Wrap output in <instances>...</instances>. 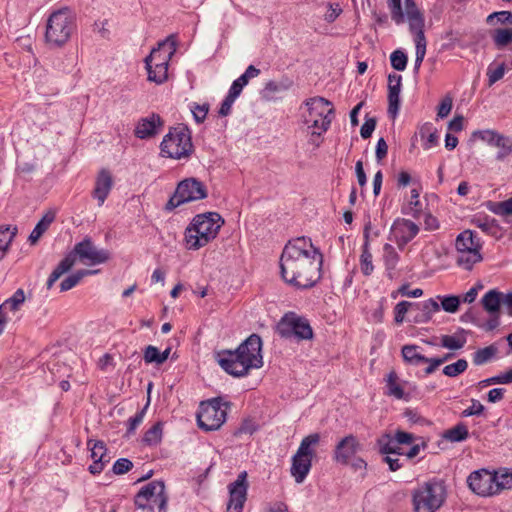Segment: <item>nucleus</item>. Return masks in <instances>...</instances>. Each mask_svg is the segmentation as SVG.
<instances>
[{
	"mask_svg": "<svg viewBox=\"0 0 512 512\" xmlns=\"http://www.w3.org/2000/svg\"><path fill=\"white\" fill-rule=\"evenodd\" d=\"M323 255L308 237L289 241L280 257L283 280L296 288L308 289L321 278Z\"/></svg>",
	"mask_w": 512,
	"mask_h": 512,
	"instance_id": "1",
	"label": "nucleus"
},
{
	"mask_svg": "<svg viewBox=\"0 0 512 512\" xmlns=\"http://www.w3.org/2000/svg\"><path fill=\"white\" fill-rule=\"evenodd\" d=\"M219 366L233 377H243L250 370L263 366L262 339L251 334L235 350H221L215 354Z\"/></svg>",
	"mask_w": 512,
	"mask_h": 512,
	"instance_id": "2",
	"label": "nucleus"
},
{
	"mask_svg": "<svg viewBox=\"0 0 512 512\" xmlns=\"http://www.w3.org/2000/svg\"><path fill=\"white\" fill-rule=\"evenodd\" d=\"M75 28L74 17L69 8L54 11L47 19L45 42L51 48H60L70 39Z\"/></svg>",
	"mask_w": 512,
	"mask_h": 512,
	"instance_id": "3",
	"label": "nucleus"
},
{
	"mask_svg": "<svg viewBox=\"0 0 512 512\" xmlns=\"http://www.w3.org/2000/svg\"><path fill=\"white\" fill-rule=\"evenodd\" d=\"M446 500L443 481L432 479L418 486L412 492L414 512H436Z\"/></svg>",
	"mask_w": 512,
	"mask_h": 512,
	"instance_id": "4",
	"label": "nucleus"
},
{
	"mask_svg": "<svg viewBox=\"0 0 512 512\" xmlns=\"http://www.w3.org/2000/svg\"><path fill=\"white\" fill-rule=\"evenodd\" d=\"M161 153L172 159H187L194 151L191 131L183 124L170 128L160 144Z\"/></svg>",
	"mask_w": 512,
	"mask_h": 512,
	"instance_id": "5",
	"label": "nucleus"
},
{
	"mask_svg": "<svg viewBox=\"0 0 512 512\" xmlns=\"http://www.w3.org/2000/svg\"><path fill=\"white\" fill-rule=\"evenodd\" d=\"M455 248L457 251L456 262L466 270H471L476 263L482 261L480 253L482 243L477 233L472 230H464L456 237Z\"/></svg>",
	"mask_w": 512,
	"mask_h": 512,
	"instance_id": "6",
	"label": "nucleus"
},
{
	"mask_svg": "<svg viewBox=\"0 0 512 512\" xmlns=\"http://www.w3.org/2000/svg\"><path fill=\"white\" fill-rule=\"evenodd\" d=\"M305 105L308 108L305 123L315 129L313 134L320 136L329 129L334 109L331 103L322 97L311 98L305 102Z\"/></svg>",
	"mask_w": 512,
	"mask_h": 512,
	"instance_id": "7",
	"label": "nucleus"
},
{
	"mask_svg": "<svg viewBox=\"0 0 512 512\" xmlns=\"http://www.w3.org/2000/svg\"><path fill=\"white\" fill-rule=\"evenodd\" d=\"M168 496L165 493V485L161 480H154L143 486L134 497V504L138 509H148L153 512L154 507L158 512H166Z\"/></svg>",
	"mask_w": 512,
	"mask_h": 512,
	"instance_id": "8",
	"label": "nucleus"
},
{
	"mask_svg": "<svg viewBox=\"0 0 512 512\" xmlns=\"http://www.w3.org/2000/svg\"><path fill=\"white\" fill-rule=\"evenodd\" d=\"M208 195L206 186L196 178L182 180L167 202L165 209L172 211L176 207L197 200L205 199Z\"/></svg>",
	"mask_w": 512,
	"mask_h": 512,
	"instance_id": "9",
	"label": "nucleus"
},
{
	"mask_svg": "<svg viewBox=\"0 0 512 512\" xmlns=\"http://www.w3.org/2000/svg\"><path fill=\"white\" fill-rule=\"evenodd\" d=\"M220 399L214 398L201 402L197 413V422L204 431L218 430L226 421L227 408H223Z\"/></svg>",
	"mask_w": 512,
	"mask_h": 512,
	"instance_id": "10",
	"label": "nucleus"
},
{
	"mask_svg": "<svg viewBox=\"0 0 512 512\" xmlns=\"http://www.w3.org/2000/svg\"><path fill=\"white\" fill-rule=\"evenodd\" d=\"M277 333L286 339L292 337L298 340H310L313 338V330L309 321L294 312L286 313L277 324Z\"/></svg>",
	"mask_w": 512,
	"mask_h": 512,
	"instance_id": "11",
	"label": "nucleus"
},
{
	"mask_svg": "<svg viewBox=\"0 0 512 512\" xmlns=\"http://www.w3.org/2000/svg\"><path fill=\"white\" fill-rule=\"evenodd\" d=\"M248 474L246 471H242L238 474L237 479L229 484V501L227 504L228 512H242L243 506L247 500L248 491Z\"/></svg>",
	"mask_w": 512,
	"mask_h": 512,
	"instance_id": "12",
	"label": "nucleus"
},
{
	"mask_svg": "<svg viewBox=\"0 0 512 512\" xmlns=\"http://www.w3.org/2000/svg\"><path fill=\"white\" fill-rule=\"evenodd\" d=\"M496 474L491 473L486 469H480L472 472L468 478L467 483L469 488L479 496H491L497 493L495 488Z\"/></svg>",
	"mask_w": 512,
	"mask_h": 512,
	"instance_id": "13",
	"label": "nucleus"
},
{
	"mask_svg": "<svg viewBox=\"0 0 512 512\" xmlns=\"http://www.w3.org/2000/svg\"><path fill=\"white\" fill-rule=\"evenodd\" d=\"M69 254H74V257L78 256L81 262L91 265L105 263L110 256L107 250L97 249L89 237L77 243Z\"/></svg>",
	"mask_w": 512,
	"mask_h": 512,
	"instance_id": "14",
	"label": "nucleus"
},
{
	"mask_svg": "<svg viewBox=\"0 0 512 512\" xmlns=\"http://www.w3.org/2000/svg\"><path fill=\"white\" fill-rule=\"evenodd\" d=\"M362 450L359 439L349 434L341 438L335 445L333 460L341 465H349L351 459Z\"/></svg>",
	"mask_w": 512,
	"mask_h": 512,
	"instance_id": "15",
	"label": "nucleus"
},
{
	"mask_svg": "<svg viewBox=\"0 0 512 512\" xmlns=\"http://www.w3.org/2000/svg\"><path fill=\"white\" fill-rule=\"evenodd\" d=\"M419 232V226L411 220L398 218L391 227V235L400 249H403Z\"/></svg>",
	"mask_w": 512,
	"mask_h": 512,
	"instance_id": "16",
	"label": "nucleus"
},
{
	"mask_svg": "<svg viewBox=\"0 0 512 512\" xmlns=\"http://www.w3.org/2000/svg\"><path fill=\"white\" fill-rule=\"evenodd\" d=\"M191 223L204 233L206 239L211 241L216 238L220 228L224 224V220L220 214L216 212H207L196 215Z\"/></svg>",
	"mask_w": 512,
	"mask_h": 512,
	"instance_id": "17",
	"label": "nucleus"
},
{
	"mask_svg": "<svg viewBox=\"0 0 512 512\" xmlns=\"http://www.w3.org/2000/svg\"><path fill=\"white\" fill-rule=\"evenodd\" d=\"M113 187V177L109 170L101 169L95 180V187L92 192L93 198L102 206Z\"/></svg>",
	"mask_w": 512,
	"mask_h": 512,
	"instance_id": "18",
	"label": "nucleus"
},
{
	"mask_svg": "<svg viewBox=\"0 0 512 512\" xmlns=\"http://www.w3.org/2000/svg\"><path fill=\"white\" fill-rule=\"evenodd\" d=\"M176 39L174 35H170L164 41L158 44L157 48H154L151 53L145 58V64L160 62L161 58L167 57V64L176 52Z\"/></svg>",
	"mask_w": 512,
	"mask_h": 512,
	"instance_id": "19",
	"label": "nucleus"
},
{
	"mask_svg": "<svg viewBox=\"0 0 512 512\" xmlns=\"http://www.w3.org/2000/svg\"><path fill=\"white\" fill-rule=\"evenodd\" d=\"M163 125V121L158 114H151L149 117L142 118L135 129V136L140 139L153 137L158 133V129Z\"/></svg>",
	"mask_w": 512,
	"mask_h": 512,
	"instance_id": "20",
	"label": "nucleus"
},
{
	"mask_svg": "<svg viewBox=\"0 0 512 512\" xmlns=\"http://www.w3.org/2000/svg\"><path fill=\"white\" fill-rule=\"evenodd\" d=\"M483 309L490 316H500L501 306L504 307V293L495 289L489 290L481 299Z\"/></svg>",
	"mask_w": 512,
	"mask_h": 512,
	"instance_id": "21",
	"label": "nucleus"
},
{
	"mask_svg": "<svg viewBox=\"0 0 512 512\" xmlns=\"http://www.w3.org/2000/svg\"><path fill=\"white\" fill-rule=\"evenodd\" d=\"M370 229H371V222H368L363 231L364 236V244L362 248V254L360 256V268L362 273L365 276H369L372 274L374 270V266L372 263V254L369 251V245H370Z\"/></svg>",
	"mask_w": 512,
	"mask_h": 512,
	"instance_id": "22",
	"label": "nucleus"
},
{
	"mask_svg": "<svg viewBox=\"0 0 512 512\" xmlns=\"http://www.w3.org/2000/svg\"><path fill=\"white\" fill-rule=\"evenodd\" d=\"M406 16L411 32L424 31V17L414 0H404Z\"/></svg>",
	"mask_w": 512,
	"mask_h": 512,
	"instance_id": "23",
	"label": "nucleus"
},
{
	"mask_svg": "<svg viewBox=\"0 0 512 512\" xmlns=\"http://www.w3.org/2000/svg\"><path fill=\"white\" fill-rule=\"evenodd\" d=\"M184 240L185 246L189 250H198L210 242L209 239L205 238L204 233H202L198 227L194 226L193 223H190L186 228Z\"/></svg>",
	"mask_w": 512,
	"mask_h": 512,
	"instance_id": "24",
	"label": "nucleus"
},
{
	"mask_svg": "<svg viewBox=\"0 0 512 512\" xmlns=\"http://www.w3.org/2000/svg\"><path fill=\"white\" fill-rule=\"evenodd\" d=\"M312 466V459L305 456L295 455L292 457L291 475L295 481L300 484L308 475Z\"/></svg>",
	"mask_w": 512,
	"mask_h": 512,
	"instance_id": "25",
	"label": "nucleus"
},
{
	"mask_svg": "<svg viewBox=\"0 0 512 512\" xmlns=\"http://www.w3.org/2000/svg\"><path fill=\"white\" fill-rule=\"evenodd\" d=\"M88 446L90 447L91 458L93 459V463L89 466L88 470L91 474L96 475L102 472L101 457H103L106 445L100 440H89Z\"/></svg>",
	"mask_w": 512,
	"mask_h": 512,
	"instance_id": "26",
	"label": "nucleus"
},
{
	"mask_svg": "<svg viewBox=\"0 0 512 512\" xmlns=\"http://www.w3.org/2000/svg\"><path fill=\"white\" fill-rule=\"evenodd\" d=\"M148 80L151 82H155L156 84L164 83L168 78V67H167V57L161 58L160 62L149 63L146 65Z\"/></svg>",
	"mask_w": 512,
	"mask_h": 512,
	"instance_id": "27",
	"label": "nucleus"
},
{
	"mask_svg": "<svg viewBox=\"0 0 512 512\" xmlns=\"http://www.w3.org/2000/svg\"><path fill=\"white\" fill-rule=\"evenodd\" d=\"M260 74V69L256 68L254 65H249L245 72L233 81L229 92L232 96L238 97L243 88L248 84L249 80L257 77Z\"/></svg>",
	"mask_w": 512,
	"mask_h": 512,
	"instance_id": "28",
	"label": "nucleus"
},
{
	"mask_svg": "<svg viewBox=\"0 0 512 512\" xmlns=\"http://www.w3.org/2000/svg\"><path fill=\"white\" fill-rule=\"evenodd\" d=\"M54 220L55 212L52 210L47 211L29 235L28 240L30 244H36L41 236L48 230L49 226L53 223Z\"/></svg>",
	"mask_w": 512,
	"mask_h": 512,
	"instance_id": "29",
	"label": "nucleus"
},
{
	"mask_svg": "<svg viewBox=\"0 0 512 512\" xmlns=\"http://www.w3.org/2000/svg\"><path fill=\"white\" fill-rule=\"evenodd\" d=\"M377 443L381 454L404 455V451L402 450L400 445L394 442L392 435L389 433L382 435L378 439Z\"/></svg>",
	"mask_w": 512,
	"mask_h": 512,
	"instance_id": "30",
	"label": "nucleus"
},
{
	"mask_svg": "<svg viewBox=\"0 0 512 512\" xmlns=\"http://www.w3.org/2000/svg\"><path fill=\"white\" fill-rule=\"evenodd\" d=\"M417 345H405L402 347V356L406 363L418 366L427 361V357L421 354Z\"/></svg>",
	"mask_w": 512,
	"mask_h": 512,
	"instance_id": "31",
	"label": "nucleus"
},
{
	"mask_svg": "<svg viewBox=\"0 0 512 512\" xmlns=\"http://www.w3.org/2000/svg\"><path fill=\"white\" fill-rule=\"evenodd\" d=\"M415 35V48H416V57L414 63V71L417 73L420 69V66L424 60L426 55V38L424 31L420 32H412Z\"/></svg>",
	"mask_w": 512,
	"mask_h": 512,
	"instance_id": "32",
	"label": "nucleus"
},
{
	"mask_svg": "<svg viewBox=\"0 0 512 512\" xmlns=\"http://www.w3.org/2000/svg\"><path fill=\"white\" fill-rule=\"evenodd\" d=\"M399 259V254L395 248L390 244H385L383 247V261L390 278L393 277V271L395 270Z\"/></svg>",
	"mask_w": 512,
	"mask_h": 512,
	"instance_id": "33",
	"label": "nucleus"
},
{
	"mask_svg": "<svg viewBox=\"0 0 512 512\" xmlns=\"http://www.w3.org/2000/svg\"><path fill=\"white\" fill-rule=\"evenodd\" d=\"M398 376L395 371H391L386 378V394L396 399H407L402 386L397 382Z\"/></svg>",
	"mask_w": 512,
	"mask_h": 512,
	"instance_id": "34",
	"label": "nucleus"
},
{
	"mask_svg": "<svg viewBox=\"0 0 512 512\" xmlns=\"http://www.w3.org/2000/svg\"><path fill=\"white\" fill-rule=\"evenodd\" d=\"M468 436V428L463 422H460L454 427L445 430L443 433V438L453 443L465 441Z\"/></svg>",
	"mask_w": 512,
	"mask_h": 512,
	"instance_id": "35",
	"label": "nucleus"
},
{
	"mask_svg": "<svg viewBox=\"0 0 512 512\" xmlns=\"http://www.w3.org/2000/svg\"><path fill=\"white\" fill-rule=\"evenodd\" d=\"M320 441V435L318 433H312L306 437H304L298 447L296 454L298 456H305L308 458H313L314 450L313 446L317 445Z\"/></svg>",
	"mask_w": 512,
	"mask_h": 512,
	"instance_id": "36",
	"label": "nucleus"
},
{
	"mask_svg": "<svg viewBox=\"0 0 512 512\" xmlns=\"http://www.w3.org/2000/svg\"><path fill=\"white\" fill-rule=\"evenodd\" d=\"M293 86V81L287 76L282 77L279 81H268L265 84L264 92L269 94L284 92Z\"/></svg>",
	"mask_w": 512,
	"mask_h": 512,
	"instance_id": "37",
	"label": "nucleus"
},
{
	"mask_svg": "<svg viewBox=\"0 0 512 512\" xmlns=\"http://www.w3.org/2000/svg\"><path fill=\"white\" fill-rule=\"evenodd\" d=\"M498 352V348L492 344L487 347L478 349L473 354V363L475 365H483L487 362H489Z\"/></svg>",
	"mask_w": 512,
	"mask_h": 512,
	"instance_id": "38",
	"label": "nucleus"
},
{
	"mask_svg": "<svg viewBox=\"0 0 512 512\" xmlns=\"http://www.w3.org/2000/svg\"><path fill=\"white\" fill-rule=\"evenodd\" d=\"M487 208L498 216H512V197L505 201L488 202Z\"/></svg>",
	"mask_w": 512,
	"mask_h": 512,
	"instance_id": "39",
	"label": "nucleus"
},
{
	"mask_svg": "<svg viewBox=\"0 0 512 512\" xmlns=\"http://www.w3.org/2000/svg\"><path fill=\"white\" fill-rule=\"evenodd\" d=\"M494 147L499 148L496 155L498 161H504L508 156L512 155V139L510 137L501 134Z\"/></svg>",
	"mask_w": 512,
	"mask_h": 512,
	"instance_id": "40",
	"label": "nucleus"
},
{
	"mask_svg": "<svg viewBox=\"0 0 512 512\" xmlns=\"http://www.w3.org/2000/svg\"><path fill=\"white\" fill-rule=\"evenodd\" d=\"M25 301L24 290L19 288L14 294L5 300L1 305L8 311L17 312Z\"/></svg>",
	"mask_w": 512,
	"mask_h": 512,
	"instance_id": "41",
	"label": "nucleus"
},
{
	"mask_svg": "<svg viewBox=\"0 0 512 512\" xmlns=\"http://www.w3.org/2000/svg\"><path fill=\"white\" fill-rule=\"evenodd\" d=\"M162 439V423H155L150 429H148L144 436L143 442L149 446H155L161 442Z\"/></svg>",
	"mask_w": 512,
	"mask_h": 512,
	"instance_id": "42",
	"label": "nucleus"
},
{
	"mask_svg": "<svg viewBox=\"0 0 512 512\" xmlns=\"http://www.w3.org/2000/svg\"><path fill=\"white\" fill-rule=\"evenodd\" d=\"M92 273L93 272L90 271V270H84L83 269V270H78L76 273H74L72 275H69L60 284L61 291L64 292V291H68V290L72 289L73 287H75L81 281V279L84 276L90 275Z\"/></svg>",
	"mask_w": 512,
	"mask_h": 512,
	"instance_id": "43",
	"label": "nucleus"
},
{
	"mask_svg": "<svg viewBox=\"0 0 512 512\" xmlns=\"http://www.w3.org/2000/svg\"><path fill=\"white\" fill-rule=\"evenodd\" d=\"M492 37L496 47L503 48L512 43V28L496 29Z\"/></svg>",
	"mask_w": 512,
	"mask_h": 512,
	"instance_id": "44",
	"label": "nucleus"
},
{
	"mask_svg": "<svg viewBox=\"0 0 512 512\" xmlns=\"http://www.w3.org/2000/svg\"><path fill=\"white\" fill-rule=\"evenodd\" d=\"M148 406L149 400L147 401L146 405L135 414V416L129 418L127 422L128 427L126 431V437H129L130 435L134 434L137 427L143 422Z\"/></svg>",
	"mask_w": 512,
	"mask_h": 512,
	"instance_id": "45",
	"label": "nucleus"
},
{
	"mask_svg": "<svg viewBox=\"0 0 512 512\" xmlns=\"http://www.w3.org/2000/svg\"><path fill=\"white\" fill-rule=\"evenodd\" d=\"M75 264L74 254H67L60 261L58 266L52 271L51 275L59 279L64 273L68 272Z\"/></svg>",
	"mask_w": 512,
	"mask_h": 512,
	"instance_id": "46",
	"label": "nucleus"
},
{
	"mask_svg": "<svg viewBox=\"0 0 512 512\" xmlns=\"http://www.w3.org/2000/svg\"><path fill=\"white\" fill-rule=\"evenodd\" d=\"M16 233V227H11L8 225L0 226V247H2V249L8 250Z\"/></svg>",
	"mask_w": 512,
	"mask_h": 512,
	"instance_id": "47",
	"label": "nucleus"
},
{
	"mask_svg": "<svg viewBox=\"0 0 512 512\" xmlns=\"http://www.w3.org/2000/svg\"><path fill=\"white\" fill-rule=\"evenodd\" d=\"M468 363L465 359H459L455 363L446 365L443 373L448 377H456L466 371Z\"/></svg>",
	"mask_w": 512,
	"mask_h": 512,
	"instance_id": "48",
	"label": "nucleus"
},
{
	"mask_svg": "<svg viewBox=\"0 0 512 512\" xmlns=\"http://www.w3.org/2000/svg\"><path fill=\"white\" fill-rule=\"evenodd\" d=\"M388 7L391 13V19L396 24H402L405 21V14L402 10L401 0H388Z\"/></svg>",
	"mask_w": 512,
	"mask_h": 512,
	"instance_id": "49",
	"label": "nucleus"
},
{
	"mask_svg": "<svg viewBox=\"0 0 512 512\" xmlns=\"http://www.w3.org/2000/svg\"><path fill=\"white\" fill-rule=\"evenodd\" d=\"M407 61V55L402 50H395L390 55L391 66L397 71H404Z\"/></svg>",
	"mask_w": 512,
	"mask_h": 512,
	"instance_id": "50",
	"label": "nucleus"
},
{
	"mask_svg": "<svg viewBox=\"0 0 512 512\" xmlns=\"http://www.w3.org/2000/svg\"><path fill=\"white\" fill-rule=\"evenodd\" d=\"M487 23L490 25H494L495 23L512 25V12L511 11L494 12L487 17Z\"/></svg>",
	"mask_w": 512,
	"mask_h": 512,
	"instance_id": "51",
	"label": "nucleus"
},
{
	"mask_svg": "<svg viewBox=\"0 0 512 512\" xmlns=\"http://www.w3.org/2000/svg\"><path fill=\"white\" fill-rule=\"evenodd\" d=\"M400 109V93L388 92V114L395 119Z\"/></svg>",
	"mask_w": 512,
	"mask_h": 512,
	"instance_id": "52",
	"label": "nucleus"
},
{
	"mask_svg": "<svg viewBox=\"0 0 512 512\" xmlns=\"http://www.w3.org/2000/svg\"><path fill=\"white\" fill-rule=\"evenodd\" d=\"M414 306L415 309H421L426 316H430V319L432 318V315L440 309L438 302L432 298L424 301L423 303H414Z\"/></svg>",
	"mask_w": 512,
	"mask_h": 512,
	"instance_id": "53",
	"label": "nucleus"
},
{
	"mask_svg": "<svg viewBox=\"0 0 512 512\" xmlns=\"http://www.w3.org/2000/svg\"><path fill=\"white\" fill-rule=\"evenodd\" d=\"M473 136L478 137L490 146H495L497 139L501 136V134L495 130H479L475 131Z\"/></svg>",
	"mask_w": 512,
	"mask_h": 512,
	"instance_id": "54",
	"label": "nucleus"
},
{
	"mask_svg": "<svg viewBox=\"0 0 512 512\" xmlns=\"http://www.w3.org/2000/svg\"><path fill=\"white\" fill-rule=\"evenodd\" d=\"M409 308L415 309L414 303L408 301L399 302L394 308V320L397 324H401L404 321L405 314Z\"/></svg>",
	"mask_w": 512,
	"mask_h": 512,
	"instance_id": "55",
	"label": "nucleus"
},
{
	"mask_svg": "<svg viewBox=\"0 0 512 512\" xmlns=\"http://www.w3.org/2000/svg\"><path fill=\"white\" fill-rule=\"evenodd\" d=\"M191 112L193 114V118L197 123H202L206 119L207 113L209 111V104L204 103L202 105L193 103L190 107Z\"/></svg>",
	"mask_w": 512,
	"mask_h": 512,
	"instance_id": "56",
	"label": "nucleus"
},
{
	"mask_svg": "<svg viewBox=\"0 0 512 512\" xmlns=\"http://www.w3.org/2000/svg\"><path fill=\"white\" fill-rule=\"evenodd\" d=\"M460 304V298L458 296H445L441 298V307L449 313H455Z\"/></svg>",
	"mask_w": 512,
	"mask_h": 512,
	"instance_id": "57",
	"label": "nucleus"
},
{
	"mask_svg": "<svg viewBox=\"0 0 512 512\" xmlns=\"http://www.w3.org/2000/svg\"><path fill=\"white\" fill-rule=\"evenodd\" d=\"M464 344L465 340L458 339L454 336L444 335L441 337V345L450 350H459Z\"/></svg>",
	"mask_w": 512,
	"mask_h": 512,
	"instance_id": "58",
	"label": "nucleus"
},
{
	"mask_svg": "<svg viewBox=\"0 0 512 512\" xmlns=\"http://www.w3.org/2000/svg\"><path fill=\"white\" fill-rule=\"evenodd\" d=\"M133 467V463L127 458L118 459L112 468V471L116 475H122L130 471Z\"/></svg>",
	"mask_w": 512,
	"mask_h": 512,
	"instance_id": "59",
	"label": "nucleus"
},
{
	"mask_svg": "<svg viewBox=\"0 0 512 512\" xmlns=\"http://www.w3.org/2000/svg\"><path fill=\"white\" fill-rule=\"evenodd\" d=\"M475 223L477 227L486 233L494 234L498 229L497 221L493 218L486 217L483 220L478 219Z\"/></svg>",
	"mask_w": 512,
	"mask_h": 512,
	"instance_id": "60",
	"label": "nucleus"
},
{
	"mask_svg": "<svg viewBox=\"0 0 512 512\" xmlns=\"http://www.w3.org/2000/svg\"><path fill=\"white\" fill-rule=\"evenodd\" d=\"M505 74V64L502 63L498 65L495 69H492L491 67L488 68L487 75H488V81L489 85H493L497 81L503 78Z\"/></svg>",
	"mask_w": 512,
	"mask_h": 512,
	"instance_id": "61",
	"label": "nucleus"
},
{
	"mask_svg": "<svg viewBox=\"0 0 512 512\" xmlns=\"http://www.w3.org/2000/svg\"><path fill=\"white\" fill-rule=\"evenodd\" d=\"M419 195H420V193L417 189L414 188L411 190V198L408 203V206H409L410 213L414 217H416L422 209V206H421V203L419 200Z\"/></svg>",
	"mask_w": 512,
	"mask_h": 512,
	"instance_id": "62",
	"label": "nucleus"
},
{
	"mask_svg": "<svg viewBox=\"0 0 512 512\" xmlns=\"http://www.w3.org/2000/svg\"><path fill=\"white\" fill-rule=\"evenodd\" d=\"M392 438L394 442L399 445H411L414 441V435L412 433L401 430L396 431L395 435L392 436Z\"/></svg>",
	"mask_w": 512,
	"mask_h": 512,
	"instance_id": "63",
	"label": "nucleus"
},
{
	"mask_svg": "<svg viewBox=\"0 0 512 512\" xmlns=\"http://www.w3.org/2000/svg\"><path fill=\"white\" fill-rule=\"evenodd\" d=\"M159 350L157 347L149 345L144 351V360L146 363L160 364Z\"/></svg>",
	"mask_w": 512,
	"mask_h": 512,
	"instance_id": "64",
	"label": "nucleus"
}]
</instances>
